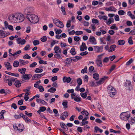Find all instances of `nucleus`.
Instances as JSON below:
<instances>
[{
    "label": "nucleus",
    "instance_id": "obj_1",
    "mask_svg": "<svg viewBox=\"0 0 135 135\" xmlns=\"http://www.w3.org/2000/svg\"><path fill=\"white\" fill-rule=\"evenodd\" d=\"M26 17L29 21L33 23H37L39 20L38 16L33 14H27Z\"/></svg>",
    "mask_w": 135,
    "mask_h": 135
},
{
    "label": "nucleus",
    "instance_id": "obj_2",
    "mask_svg": "<svg viewBox=\"0 0 135 135\" xmlns=\"http://www.w3.org/2000/svg\"><path fill=\"white\" fill-rule=\"evenodd\" d=\"M130 117V113L128 111L122 113L120 115V118L125 121H127Z\"/></svg>",
    "mask_w": 135,
    "mask_h": 135
},
{
    "label": "nucleus",
    "instance_id": "obj_3",
    "mask_svg": "<svg viewBox=\"0 0 135 135\" xmlns=\"http://www.w3.org/2000/svg\"><path fill=\"white\" fill-rule=\"evenodd\" d=\"M17 16L16 17L18 20V22H21L23 21L25 19L24 15L21 13H16Z\"/></svg>",
    "mask_w": 135,
    "mask_h": 135
},
{
    "label": "nucleus",
    "instance_id": "obj_4",
    "mask_svg": "<svg viewBox=\"0 0 135 135\" xmlns=\"http://www.w3.org/2000/svg\"><path fill=\"white\" fill-rule=\"evenodd\" d=\"M17 16L16 13L15 15H13L12 16H9L8 17L9 20L11 22H18V20L16 17Z\"/></svg>",
    "mask_w": 135,
    "mask_h": 135
},
{
    "label": "nucleus",
    "instance_id": "obj_5",
    "mask_svg": "<svg viewBox=\"0 0 135 135\" xmlns=\"http://www.w3.org/2000/svg\"><path fill=\"white\" fill-rule=\"evenodd\" d=\"M34 10L33 8L32 7H27L25 10L24 13L27 15V14H30L29 13L33 12Z\"/></svg>",
    "mask_w": 135,
    "mask_h": 135
},
{
    "label": "nucleus",
    "instance_id": "obj_6",
    "mask_svg": "<svg viewBox=\"0 0 135 135\" xmlns=\"http://www.w3.org/2000/svg\"><path fill=\"white\" fill-rule=\"evenodd\" d=\"M88 41L91 44L93 45L97 44V41L95 38L93 36H90L89 38Z\"/></svg>",
    "mask_w": 135,
    "mask_h": 135
},
{
    "label": "nucleus",
    "instance_id": "obj_7",
    "mask_svg": "<svg viewBox=\"0 0 135 135\" xmlns=\"http://www.w3.org/2000/svg\"><path fill=\"white\" fill-rule=\"evenodd\" d=\"M32 74H25L24 75H22L21 78L24 80H28L30 79L32 77Z\"/></svg>",
    "mask_w": 135,
    "mask_h": 135
},
{
    "label": "nucleus",
    "instance_id": "obj_8",
    "mask_svg": "<svg viewBox=\"0 0 135 135\" xmlns=\"http://www.w3.org/2000/svg\"><path fill=\"white\" fill-rule=\"evenodd\" d=\"M94 47L95 51L97 52H100L103 51V46H101L100 47L97 46H94Z\"/></svg>",
    "mask_w": 135,
    "mask_h": 135
},
{
    "label": "nucleus",
    "instance_id": "obj_9",
    "mask_svg": "<svg viewBox=\"0 0 135 135\" xmlns=\"http://www.w3.org/2000/svg\"><path fill=\"white\" fill-rule=\"evenodd\" d=\"M9 34V33H5L1 30H0V38H4L7 36Z\"/></svg>",
    "mask_w": 135,
    "mask_h": 135
},
{
    "label": "nucleus",
    "instance_id": "obj_10",
    "mask_svg": "<svg viewBox=\"0 0 135 135\" xmlns=\"http://www.w3.org/2000/svg\"><path fill=\"white\" fill-rule=\"evenodd\" d=\"M5 66L7 68V69L9 70L12 69V66L10 63L7 62H5L4 63Z\"/></svg>",
    "mask_w": 135,
    "mask_h": 135
},
{
    "label": "nucleus",
    "instance_id": "obj_11",
    "mask_svg": "<svg viewBox=\"0 0 135 135\" xmlns=\"http://www.w3.org/2000/svg\"><path fill=\"white\" fill-rule=\"evenodd\" d=\"M71 78L70 77H67L66 76H64L63 78V82L64 83H69L71 80Z\"/></svg>",
    "mask_w": 135,
    "mask_h": 135
},
{
    "label": "nucleus",
    "instance_id": "obj_12",
    "mask_svg": "<svg viewBox=\"0 0 135 135\" xmlns=\"http://www.w3.org/2000/svg\"><path fill=\"white\" fill-rule=\"evenodd\" d=\"M108 78L107 76H104V77L102 78L100 80L96 82L97 84L99 85L101 84H102L103 83L104 81Z\"/></svg>",
    "mask_w": 135,
    "mask_h": 135
},
{
    "label": "nucleus",
    "instance_id": "obj_13",
    "mask_svg": "<svg viewBox=\"0 0 135 135\" xmlns=\"http://www.w3.org/2000/svg\"><path fill=\"white\" fill-rule=\"evenodd\" d=\"M54 50L55 51V53L56 54L60 53L61 52V49L57 46H56L55 47Z\"/></svg>",
    "mask_w": 135,
    "mask_h": 135
},
{
    "label": "nucleus",
    "instance_id": "obj_14",
    "mask_svg": "<svg viewBox=\"0 0 135 135\" xmlns=\"http://www.w3.org/2000/svg\"><path fill=\"white\" fill-rule=\"evenodd\" d=\"M19 63H20V66H22L28 64L29 62L28 61H25V60L22 59L19 60Z\"/></svg>",
    "mask_w": 135,
    "mask_h": 135
},
{
    "label": "nucleus",
    "instance_id": "obj_15",
    "mask_svg": "<svg viewBox=\"0 0 135 135\" xmlns=\"http://www.w3.org/2000/svg\"><path fill=\"white\" fill-rule=\"evenodd\" d=\"M125 86L128 87V89L131 90L132 88V86L130 81L127 80L125 83Z\"/></svg>",
    "mask_w": 135,
    "mask_h": 135
},
{
    "label": "nucleus",
    "instance_id": "obj_16",
    "mask_svg": "<svg viewBox=\"0 0 135 135\" xmlns=\"http://www.w3.org/2000/svg\"><path fill=\"white\" fill-rule=\"evenodd\" d=\"M80 50L81 51H83L84 50H86L87 49L86 44L84 42H83L82 45L80 47Z\"/></svg>",
    "mask_w": 135,
    "mask_h": 135
},
{
    "label": "nucleus",
    "instance_id": "obj_17",
    "mask_svg": "<svg viewBox=\"0 0 135 135\" xmlns=\"http://www.w3.org/2000/svg\"><path fill=\"white\" fill-rule=\"evenodd\" d=\"M25 127H13L14 129L16 131H17L19 132H21L23 131Z\"/></svg>",
    "mask_w": 135,
    "mask_h": 135
},
{
    "label": "nucleus",
    "instance_id": "obj_18",
    "mask_svg": "<svg viewBox=\"0 0 135 135\" xmlns=\"http://www.w3.org/2000/svg\"><path fill=\"white\" fill-rule=\"evenodd\" d=\"M116 47V46L115 45H113L110 46L109 47V48L108 49V52H113L115 50V49Z\"/></svg>",
    "mask_w": 135,
    "mask_h": 135
},
{
    "label": "nucleus",
    "instance_id": "obj_19",
    "mask_svg": "<svg viewBox=\"0 0 135 135\" xmlns=\"http://www.w3.org/2000/svg\"><path fill=\"white\" fill-rule=\"evenodd\" d=\"M108 93L109 94L110 96L111 97H113L116 94V90L115 89H113L112 91L109 92Z\"/></svg>",
    "mask_w": 135,
    "mask_h": 135
},
{
    "label": "nucleus",
    "instance_id": "obj_20",
    "mask_svg": "<svg viewBox=\"0 0 135 135\" xmlns=\"http://www.w3.org/2000/svg\"><path fill=\"white\" fill-rule=\"evenodd\" d=\"M46 109V108L45 107H41L39 108V109L37 111V113L40 114L41 112H44Z\"/></svg>",
    "mask_w": 135,
    "mask_h": 135
},
{
    "label": "nucleus",
    "instance_id": "obj_21",
    "mask_svg": "<svg viewBox=\"0 0 135 135\" xmlns=\"http://www.w3.org/2000/svg\"><path fill=\"white\" fill-rule=\"evenodd\" d=\"M116 9L113 6H111L109 8H106L105 10L107 11H112L114 12L116 11Z\"/></svg>",
    "mask_w": 135,
    "mask_h": 135
},
{
    "label": "nucleus",
    "instance_id": "obj_22",
    "mask_svg": "<svg viewBox=\"0 0 135 135\" xmlns=\"http://www.w3.org/2000/svg\"><path fill=\"white\" fill-rule=\"evenodd\" d=\"M40 77L39 74H34L32 77V80H36Z\"/></svg>",
    "mask_w": 135,
    "mask_h": 135
},
{
    "label": "nucleus",
    "instance_id": "obj_23",
    "mask_svg": "<svg viewBox=\"0 0 135 135\" xmlns=\"http://www.w3.org/2000/svg\"><path fill=\"white\" fill-rule=\"evenodd\" d=\"M5 73L6 74H8L11 76H15L16 77H18L19 76V74L17 73L14 74L7 71H6L5 72Z\"/></svg>",
    "mask_w": 135,
    "mask_h": 135
},
{
    "label": "nucleus",
    "instance_id": "obj_24",
    "mask_svg": "<svg viewBox=\"0 0 135 135\" xmlns=\"http://www.w3.org/2000/svg\"><path fill=\"white\" fill-rule=\"evenodd\" d=\"M129 123L131 124H133L135 122V117H131L129 120H128Z\"/></svg>",
    "mask_w": 135,
    "mask_h": 135
},
{
    "label": "nucleus",
    "instance_id": "obj_25",
    "mask_svg": "<svg viewBox=\"0 0 135 135\" xmlns=\"http://www.w3.org/2000/svg\"><path fill=\"white\" fill-rule=\"evenodd\" d=\"M18 71L21 74L24 75L25 74L26 71V69L25 68H23L22 69H18Z\"/></svg>",
    "mask_w": 135,
    "mask_h": 135
},
{
    "label": "nucleus",
    "instance_id": "obj_26",
    "mask_svg": "<svg viewBox=\"0 0 135 135\" xmlns=\"http://www.w3.org/2000/svg\"><path fill=\"white\" fill-rule=\"evenodd\" d=\"M15 85L17 88H19L21 86V83L19 80H16L15 81Z\"/></svg>",
    "mask_w": 135,
    "mask_h": 135
},
{
    "label": "nucleus",
    "instance_id": "obj_27",
    "mask_svg": "<svg viewBox=\"0 0 135 135\" xmlns=\"http://www.w3.org/2000/svg\"><path fill=\"white\" fill-rule=\"evenodd\" d=\"M114 21V19L113 18H109L107 21H106V24L108 25H109Z\"/></svg>",
    "mask_w": 135,
    "mask_h": 135
},
{
    "label": "nucleus",
    "instance_id": "obj_28",
    "mask_svg": "<svg viewBox=\"0 0 135 135\" xmlns=\"http://www.w3.org/2000/svg\"><path fill=\"white\" fill-rule=\"evenodd\" d=\"M68 102L66 100H64L62 104L64 107V108H67L68 107Z\"/></svg>",
    "mask_w": 135,
    "mask_h": 135
},
{
    "label": "nucleus",
    "instance_id": "obj_29",
    "mask_svg": "<svg viewBox=\"0 0 135 135\" xmlns=\"http://www.w3.org/2000/svg\"><path fill=\"white\" fill-rule=\"evenodd\" d=\"M93 78L96 80H98L99 79V76L98 74L94 73L93 75Z\"/></svg>",
    "mask_w": 135,
    "mask_h": 135
},
{
    "label": "nucleus",
    "instance_id": "obj_30",
    "mask_svg": "<svg viewBox=\"0 0 135 135\" xmlns=\"http://www.w3.org/2000/svg\"><path fill=\"white\" fill-rule=\"evenodd\" d=\"M19 65V62L17 60L14 61L13 63V65L14 67H18Z\"/></svg>",
    "mask_w": 135,
    "mask_h": 135
},
{
    "label": "nucleus",
    "instance_id": "obj_31",
    "mask_svg": "<svg viewBox=\"0 0 135 135\" xmlns=\"http://www.w3.org/2000/svg\"><path fill=\"white\" fill-rule=\"evenodd\" d=\"M56 90V88L54 87H51L47 90V91L50 93H54Z\"/></svg>",
    "mask_w": 135,
    "mask_h": 135
},
{
    "label": "nucleus",
    "instance_id": "obj_32",
    "mask_svg": "<svg viewBox=\"0 0 135 135\" xmlns=\"http://www.w3.org/2000/svg\"><path fill=\"white\" fill-rule=\"evenodd\" d=\"M118 44L120 45H123L125 44V41L124 40H119L118 41Z\"/></svg>",
    "mask_w": 135,
    "mask_h": 135
},
{
    "label": "nucleus",
    "instance_id": "obj_33",
    "mask_svg": "<svg viewBox=\"0 0 135 135\" xmlns=\"http://www.w3.org/2000/svg\"><path fill=\"white\" fill-rule=\"evenodd\" d=\"M70 53L72 55H75L76 54L75 49L74 47H73L70 50Z\"/></svg>",
    "mask_w": 135,
    "mask_h": 135
},
{
    "label": "nucleus",
    "instance_id": "obj_34",
    "mask_svg": "<svg viewBox=\"0 0 135 135\" xmlns=\"http://www.w3.org/2000/svg\"><path fill=\"white\" fill-rule=\"evenodd\" d=\"M58 26H56L60 28H63L64 27V25L63 23L61 21H59L58 22Z\"/></svg>",
    "mask_w": 135,
    "mask_h": 135
},
{
    "label": "nucleus",
    "instance_id": "obj_35",
    "mask_svg": "<svg viewBox=\"0 0 135 135\" xmlns=\"http://www.w3.org/2000/svg\"><path fill=\"white\" fill-rule=\"evenodd\" d=\"M94 127L95 130L94 132L95 133H97L98 131H99L101 133L103 132V130L99 128L98 127Z\"/></svg>",
    "mask_w": 135,
    "mask_h": 135
},
{
    "label": "nucleus",
    "instance_id": "obj_36",
    "mask_svg": "<svg viewBox=\"0 0 135 135\" xmlns=\"http://www.w3.org/2000/svg\"><path fill=\"white\" fill-rule=\"evenodd\" d=\"M77 83H78V85H81L82 83V80L80 78H78L77 79Z\"/></svg>",
    "mask_w": 135,
    "mask_h": 135
},
{
    "label": "nucleus",
    "instance_id": "obj_37",
    "mask_svg": "<svg viewBox=\"0 0 135 135\" xmlns=\"http://www.w3.org/2000/svg\"><path fill=\"white\" fill-rule=\"evenodd\" d=\"M43 71V70L42 69H40L38 68H36L35 70V72L36 73H41Z\"/></svg>",
    "mask_w": 135,
    "mask_h": 135
},
{
    "label": "nucleus",
    "instance_id": "obj_38",
    "mask_svg": "<svg viewBox=\"0 0 135 135\" xmlns=\"http://www.w3.org/2000/svg\"><path fill=\"white\" fill-rule=\"evenodd\" d=\"M23 119L27 122H31V120L26 115Z\"/></svg>",
    "mask_w": 135,
    "mask_h": 135
},
{
    "label": "nucleus",
    "instance_id": "obj_39",
    "mask_svg": "<svg viewBox=\"0 0 135 135\" xmlns=\"http://www.w3.org/2000/svg\"><path fill=\"white\" fill-rule=\"evenodd\" d=\"M88 123V121H87L86 120L83 121V119H82L81 123H80V126H83L85 124H87Z\"/></svg>",
    "mask_w": 135,
    "mask_h": 135
},
{
    "label": "nucleus",
    "instance_id": "obj_40",
    "mask_svg": "<svg viewBox=\"0 0 135 135\" xmlns=\"http://www.w3.org/2000/svg\"><path fill=\"white\" fill-rule=\"evenodd\" d=\"M133 60L132 58H131L127 62L126 64V66H128L130 65L133 61Z\"/></svg>",
    "mask_w": 135,
    "mask_h": 135
},
{
    "label": "nucleus",
    "instance_id": "obj_41",
    "mask_svg": "<svg viewBox=\"0 0 135 135\" xmlns=\"http://www.w3.org/2000/svg\"><path fill=\"white\" fill-rule=\"evenodd\" d=\"M97 64L98 66L99 67H101L102 66V63L101 60H98L97 61Z\"/></svg>",
    "mask_w": 135,
    "mask_h": 135
},
{
    "label": "nucleus",
    "instance_id": "obj_42",
    "mask_svg": "<svg viewBox=\"0 0 135 135\" xmlns=\"http://www.w3.org/2000/svg\"><path fill=\"white\" fill-rule=\"evenodd\" d=\"M59 20L55 18L53 20L54 23L56 26H58V22Z\"/></svg>",
    "mask_w": 135,
    "mask_h": 135
},
{
    "label": "nucleus",
    "instance_id": "obj_43",
    "mask_svg": "<svg viewBox=\"0 0 135 135\" xmlns=\"http://www.w3.org/2000/svg\"><path fill=\"white\" fill-rule=\"evenodd\" d=\"M33 44L34 46H36L39 44V41L37 40H34L33 41Z\"/></svg>",
    "mask_w": 135,
    "mask_h": 135
},
{
    "label": "nucleus",
    "instance_id": "obj_44",
    "mask_svg": "<svg viewBox=\"0 0 135 135\" xmlns=\"http://www.w3.org/2000/svg\"><path fill=\"white\" fill-rule=\"evenodd\" d=\"M40 40L42 42H44L46 41L47 38L46 36H44L40 38Z\"/></svg>",
    "mask_w": 135,
    "mask_h": 135
},
{
    "label": "nucleus",
    "instance_id": "obj_45",
    "mask_svg": "<svg viewBox=\"0 0 135 135\" xmlns=\"http://www.w3.org/2000/svg\"><path fill=\"white\" fill-rule=\"evenodd\" d=\"M10 80V76H6L4 79V81L6 83H7Z\"/></svg>",
    "mask_w": 135,
    "mask_h": 135
},
{
    "label": "nucleus",
    "instance_id": "obj_46",
    "mask_svg": "<svg viewBox=\"0 0 135 135\" xmlns=\"http://www.w3.org/2000/svg\"><path fill=\"white\" fill-rule=\"evenodd\" d=\"M81 98L80 97H74L72 99H74V101L77 102H79L81 101Z\"/></svg>",
    "mask_w": 135,
    "mask_h": 135
},
{
    "label": "nucleus",
    "instance_id": "obj_47",
    "mask_svg": "<svg viewBox=\"0 0 135 135\" xmlns=\"http://www.w3.org/2000/svg\"><path fill=\"white\" fill-rule=\"evenodd\" d=\"M81 113L83 115H86L88 116L89 115V113L86 110H83L81 112Z\"/></svg>",
    "mask_w": 135,
    "mask_h": 135
},
{
    "label": "nucleus",
    "instance_id": "obj_48",
    "mask_svg": "<svg viewBox=\"0 0 135 135\" xmlns=\"http://www.w3.org/2000/svg\"><path fill=\"white\" fill-rule=\"evenodd\" d=\"M54 30L55 31V33L57 35H59L62 32V30L61 29L58 30L55 29Z\"/></svg>",
    "mask_w": 135,
    "mask_h": 135
},
{
    "label": "nucleus",
    "instance_id": "obj_49",
    "mask_svg": "<svg viewBox=\"0 0 135 135\" xmlns=\"http://www.w3.org/2000/svg\"><path fill=\"white\" fill-rule=\"evenodd\" d=\"M92 22L94 23L97 24V25L99 24L98 20L96 19H93L92 20Z\"/></svg>",
    "mask_w": 135,
    "mask_h": 135
},
{
    "label": "nucleus",
    "instance_id": "obj_50",
    "mask_svg": "<svg viewBox=\"0 0 135 135\" xmlns=\"http://www.w3.org/2000/svg\"><path fill=\"white\" fill-rule=\"evenodd\" d=\"M132 37H130L128 39V43L130 45H132L133 44V41L132 40Z\"/></svg>",
    "mask_w": 135,
    "mask_h": 135
},
{
    "label": "nucleus",
    "instance_id": "obj_51",
    "mask_svg": "<svg viewBox=\"0 0 135 135\" xmlns=\"http://www.w3.org/2000/svg\"><path fill=\"white\" fill-rule=\"evenodd\" d=\"M83 31H76L75 32V35H79L83 33Z\"/></svg>",
    "mask_w": 135,
    "mask_h": 135
},
{
    "label": "nucleus",
    "instance_id": "obj_52",
    "mask_svg": "<svg viewBox=\"0 0 135 135\" xmlns=\"http://www.w3.org/2000/svg\"><path fill=\"white\" fill-rule=\"evenodd\" d=\"M87 66H85V67L81 71V73L82 74H84L86 73H87Z\"/></svg>",
    "mask_w": 135,
    "mask_h": 135
},
{
    "label": "nucleus",
    "instance_id": "obj_53",
    "mask_svg": "<svg viewBox=\"0 0 135 135\" xmlns=\"http://www.w3.org/2000/svg\"><path fill=\"white\" fill-rule=\"evenodd\" d=\"M61 11L62 12L64 15H65L66 14V13L65 11V8L63 6H61Z\"/></svg>",
    "mask_w": 135,
    "mask_h": 135
},
{
    "label": "nucleus",
    "instance_id": "obj_54",
    "mask_svg": "<svg viewBox=\"0 0 135 135\" xmlns=\"http://www.w3.org/2000/svg\"><path fill=\"white\" fill-rule=\"evenodd\" d=\"M125 12L123 10H119L118 12V13L119 15H123L124 14Z\"/></svg>",
    "mask_w": 135,
    "mask_h": 135
},
{
    "label": "nucleus",
    "instance_id": "obj_55",
    "mask_svg": "<svg viewBox=\"0 0 135 135\" xmlns=\"http://www.w3.org/2000/svg\"><path fill=\"white\" fill-rule=\"evenodd\" d=\"M113 89H114L112 86H109L108 87V93L109 92H111L113 90Z\"/></svg>",
    "mask_w": 135,
    "mask_h": 135
},
{
    "label": "nucleus",
    "instance_id": "obj_56",
    "mask_svg": "<svg viewBox=\"0 0 135 135\" xmlns=\"http://www.w3.org/2000/svg\"><path fill=\"white\" fill-rule=\"evenodd\" d=\"M70 29H68V31L69 32V35H74L75 33V32L74 30H72L71 31H70Z\"/></svg>",
    "mask_w": 135,
    "mask_h": 135
},
{
    "label": "nucleus",
    "instance_id": "obj_57",
    "mask_svg": "<svg viewBox=\"0 0 135 135\" xmlns=\"http://www.w3.org/2000/svg\"><path fill=\"white\" fill-rule=\"evenodd\" d=\"M80 95L81 97L84 99L85 98H86L87 96V95L86 94V92L85 93H80Z\"/></svg>",
    "mask_w": 135,
    "mask_h": 135
},
{
    "label": "nucleus",
    "instance_id": "obj_58",
    "mask_svg": "<svg viewBox=\"0 0 135 135\" xmlns=\"http://www.w3.org/2000/svg\"><path fill=\"white\" fill-rule=\"evenodd\" d=\"M25 114L28 117H31L32 115V114L31 113H28L27 111H26L25 112Z\"/></svg>",
    "mask_w": 135,
    "mask_h": 135
},
{
    "label": "nucleus",
    "instance_id": "obj_59",
    "mask_svg": "<svg viewBox=\"0 0 135 135\" xmlns=\"http://www.w3.org/2000/svg\"><path fill=\"white\" fill-rule=\"evenodd\" d=\"M31 58V57L27 54H26L25 55L23 56V58L24 59H30Z\"/></svg>",
    "mask_w": 135,
    "mask_h": 135
},
{
    "label": "nucleus",
    "instance_id": "obj_60",
    "mask_svg": "<svg viewBox=\"0 0 135 135\" xmlns=\"http://www.w3.org/2000/svg\"><path fill=\"white\" fill-rule=\"evenodd\" d=\"M71 21L70 20H69L67 21L66 25L67 27L69 28L71 26Z\"/></svg>",
    "mask_w": 135,
    "mask_h": 135
},
{
    "label": "nucleus",
    "instance_id": "obj_61",
    "mask_svg": "<svg viewBox=\"0 0 135 135\" xmlns=\"http://www.w3.org/2000/svg\"><path fill=\"white\" fill-rule=\"evenodd\" d=\"M62 115L63 116H64L65 118L67 117L69 115L68 114V113L67 112L65 111L63 113Z\"/></svg>",
    "mask_w": 135,
    "mask_h": 135
},
{
    "label": "nucleus",
    "instance_id": "obj_62",
    "mask_svg": "<svg viewBox=\"0 0 135 135\" xmlns=\"http://www.w3.org/2000/svg\"><path fill=\"white\" fill-rule=\"evenodd\" d=\"M38 89H39L40 91L41 92H43L44 90V88L42 86H39Z\"/></svg>",
    "mask_w": 135,
    "mask_h": 135
},
{
    "label": "nucleus",
    "instance_id": "obj_63",
    "mask_svg": "<svg viewBox=\"0 0 135 135\" xmlns=\"http://www.w3.org/2000/svg\"><path fill=\"white\" fill-rule=\"evenodd\" d=\"M59 53H57L55 54L54 55L55 57L57 59H60L61 58V56L59 54Z\"/></svg>",
    "mask_w": 135,
    "mask_h": 135
},
{
    "label": "nucleus",
    "instance_id": "obj_64",
    "mask_svg": "<svg viewBox=\"0 0 135 135\" xmlns=\"http://www.w3.org/2000/svg\"><path fill=\"white\" fill-rule=\"evenodd\" d=\"M37 65L36 62H33L30 65V67L31 68L34 67Z\"/></svg>",
    "mask_w": 135,
    "mask_h": 135
}]
</instances>
